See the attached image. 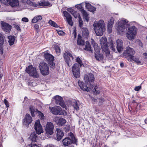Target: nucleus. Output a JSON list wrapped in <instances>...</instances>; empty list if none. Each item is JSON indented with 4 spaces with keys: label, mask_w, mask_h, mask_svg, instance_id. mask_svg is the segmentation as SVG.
I'll return each mask as SVG.
<instances>
[{
    "label": "nucleus",
    "mask_w": 147,
    "mask_h": 147,
    "mask_svg": "<svg viewBox=\"0 0 147 147\" xmlns=\"http://www.w3.org/2000/svg\"><path fill=\"white\" fill-rule=\"evenodd\" d=\"M127 23L125 20H122L118 22V26L117 28V32L119 34L124 32L125 29V25Z\"/></svg>",
    "instance_id": "nucleus-11"
},
{
    "label": "nucleus",
    "mask_w": 147,
    "mask_h": 147,
    "mask_svg": "<svg viewBox=\"0 0 147 147\" xmlns=\"http://www.w3.org/2000/svg\"><path fill=\"white\" fill-rule=\"evenodd\" d=\"M25 71L34 78H38L39 75L36 68L33 67L32 65H30L26 67Z\"/></svg>",
    "instance_id": "nucleus-7"
},
{
    "label": "nucleus",
    "mask_w": 147,
    "mask_h": 147,
    "mask_svg": "<svg viewBox=\"0 0 147 147\" xmlns=\"http://www.w3.org/2000/svg\"><path fill=\"white\" fill-rule=\"evenodd\" d=\"M50 109L51 113L54 115H61L63 114L62 109L59 106H55L52 108L50 107Z\"/></svg>",
    "instance_id": "nucleus-15"
},
{
    "label": "nucleus",
    "mask_w": 147,
    "mask_h": 147,
    "mask_svg": "<svg viewBox=\"0 0 147 147\" xmlns=\"http://www.w3.org/2000/svg\"><path fill=\"white\" fill-rule=\"evenodd\" d=\"M84 80L86 83L91 86V84L93 83L94 81L95 78L93 74L88 73V74L85 75Z\"/></svg>",
    "instance_id": "nucleus-13"
},
{
    "label": "nucleus",
    "mask_w": 147,
    "mask_h": 147,
    "mask_svg": "<svg viewBox=\"0 0 147 147\" xmlns=\"http://www.w3.org/2000/svg\"><path fill=\"white\" fill-rule=\"evenodd\" d=\"M4 102L6 107L8 108L9 107V103L8 101L6 99H5L4 100Z\"/></svg>",
    "instance_id": "nucleus-48"
},
{
    "label": "nucleus",
    "mask_w": 147,
    "mask_h": 147,
    "mask_svg": "<svg viewBox=\"0 0 147 147\" xmlns=\"http://www.w3.org/2000/svg\"><path fill=\"white\" fill-rule=\"evenodd\" d=\"M91 86L92 87H93V88L92 89H90V90H93L94 92H96V93L97 94H98L100 92L99 91H98V88L97 86H95V87L94 88H93V86L92 85V86H90V87Z\"/></svg>",
    "instance_id": "nucleus-42"
},
{
    "label": "nucleus",
    "mask_w": 147,
    "mask_h": 147,
    "mask_svg": "<svg viewBox=\"0 0 147 147\" xmlns=\"http://www.w3.org/2000/svg\"><path fill=\"white\" fill-rule=\"evenodd\" d=\"M29 109L32 116L33 117H35L34 112L35 111V107L31 105Z\"/></svg>",
    "instance_id": "nucleus-37"
},
{
    "label": "nucleus",
    "mask_w": 147,
    "mask_h": 147,
    "mask_svg": "<svg viewBox=\"0 0 147 147\" xmlns=\"http://www.w3.org/2000/svg\"><path fill=\"white\" fill-rule=\"evenodd\" d=\"M39 117L41 119H44L45 117L43 114L41 112H40V113L39 114Z\"/></svg>",
    "instance_id": "nucleus-50"
},
{
    "label": "nucleus",
    "mask_w": 147,
    "mask_h": 147,
    "mask_svg": "<svg viewBox=\"0 0 147 147\" xmlns=\"http://www.w3.org/2000/svg\"><path fill=\"white\" fill-rule=\"evenodd\" d=\"M8 38L10 46L13 45L15 40V37L14 36H8Z\"/></svg>",
    "instance_id": "nucleus-31"
},
{
    "label": "nucleus",
    "mask_w": 147,
    "mask_h": 147,
    "mask_svg": "<svg viewBox=\"0 0 147 147\" xmlns=\"http://www.w3.org/2000/svg\"><path fill=\"white\" fill-rule=\"evenodd\" d=\"M86 45L85 46V48L84 49L87 51H91V47L90 43L88 42V41L86 42Z\"/></svg>",
    "instance_id": "nucleus-35"
},
{
    "label": "nucleus",
    "mask_w": 147,
    "mask_h": 147,
    "mask_svg": "<svg viewBox=\"0 0 147 147\" xmlns=\"http://www.w3.org/2000/svg\"><path fill=\"white\" fill-rule=\"evenodd\" d=\"M33 5L35 7H39V5H38V2L37 3H34L33 4Z\"/></svg>",
    "instance_id": "nucleus-58"
},
{
    "label": "nucleus",
    "mask_w": 147,
    "mask_h": 147,
    "mask_svg": "<svg viewBox=\"0 0 147 147\" xmlns=\"http://www.w3.org/2000/svg\"><path fill=\"white\" fill-rule=\"evenodd\" d=\"M7 1L12 7H16L19 5V2L18 0H7Z\"/></svg>",
    "instance_id": "nucleus-27"
},
{
    "label": "nucleus",
    "mask_w": 147,
    "mask_h": 147,
    "mask_svg": "<svg viewBox=\"0 0 147 147\" xmlns=\"http://www.w3.org/2000/svg\"><path fill=\"white\" fill-rule=\"evenodd\" d=\"M57 32L58 34L60 36L63 35L65 34L64 32L60 30H57Z\"/></svg>",
    "instance_id": "nucleus-49"
},
{
    "label": "nucleus",
    "mask_w": 147,
    "mask_h": 147,
    "mask_svg": "<svg viewBox=\"0 0 147 147\" xmlns=\"http://www.w3.org/2000/svg\"><path fill=\"white\" fill-rule=\"evenodd\" d=\"M67 10L70 12L71 14H72L75 11L72 8H68L67 9Z\"/></svg>",
    "instance_id": "nucleus-56"
},
{
    "label": "nucleus",
    "mask_w": 147,
    "mask_h": 147,
    "mask_svg": "<svg viewBox=\"0 0 147 147\" xmlns=\"http://www.w3.org/2000/svg\"><path fill=\"white\" fill-rule=\"evenodd\" d=\"M32 121V118L30 114H26L23 119V124L28 125L31 123Z\"/></svg>",
    "instance_id": "nucleus-22"
},
{
    "label": "nucleus",
    "mask_w": 147,
    "mask_h": 147,
    "mask_svg": "<svg viewBox=\"0 0 147 147\" xmlns=\"http://www.w3.org/2000/svg\"><path fill=\"white\" fill-rule=\"evenodd\" d=\"M137 28L134 26L129 28L126 34V36L129 40H132L134 38L136 35Z\"/></svg>",
    "instance_id": "nucleus-9"
},
{
    "label": "nucleus",
    "mask_w": 147,
    "mask_h": 147,
    "mask_svg": "<svg viewBox=\"0 0 147 147\" xmlns=\"http://www.w3.org/2000/svg\"><path fill=\"white\" fill-rule=\"evenodd\" d=\"M73 106L75 109L78 110L79 109V105L77 101H75L73 103Z\"/></svg>",
    "instance_id": "nucleus-39"
},
{
    "label": "nucleus",
    "mask_w": 147,
    "mask_h": 147,
    "mask_svg": "<svg viewBox=\"0 0 147 147\" xmlns=\"http://www.w3.org/2000/svg\"><path fill=\"white\" fill-rule=\"evenodd\" d=\"M22 20L23 22H28L29 21L28 19L26 17L23 18L22 19Z\"/></svg>",
    "instance_id": "nucleus-54"
},
{
    "label": "nucleus",
    "mask_w": 147,
    "mask_h": 147,
    "mask_svg": "<svg viewBox=\"0 0 147 147\" xmlns=\"http://www.w3.org/2000/svg\"><path fill=\"white\" fill-rule=\"evenodd\" d=\"M49 24L55 28H58L59 26L57 24L54 22L52 21L51 20H50L49 22Z\"/></svg>",
    "instance_id": "nucleus-38"
},
{
    "label": "nucleus",
    "mask_w": 147,
    "mask_h": 147,
    "mask_svg": "<svg viewBox=\"0 0 147 147\" xmlns=\"http://www.w3.org/2000/svg\"><path fill=\"white\" fill-rule=\"evenodd\" d=\"M44 54L45 58L48 62L50 67L54 69L55 68V64L53 62L54 57L46 52H44Z\"/></svg>",
    "instance_id": "nucleus-8"
},
{
    "label": "nucleus",
    "mask_w": 147,
    "mask_h": 147,
    "mask_svg": "<svg viewBox=\"0 0 147 147\" xmlns=\"http://www.w3.org/2000/svg\"><path fill=\"white\" fill-rule=\"evenodd\" d=\"M116 42L117 49L118 51L120 53L123 50V41L120 39H118Z\"/></svg>",
    "instance_id": "nucleus-24"
},
{
    "label": "nucleus",
    "mask_w": 147,
    "mask_h": 147,
    "mask_svg": "<svg viewBox=\"0 0 147 147\" xmlns=\"http://www.w3.org/2000/svg\"><path fill=\"white\" fill-rule=\"evenodd\" d=\"M78 39L77 40V44L78 45L83 46L84 45L85 41L82 40L81 36L79 34L78 36Z\"/></svg>",
    "instance_id": "nucleus-29"
},
{
    "label": "nucleus",
    "mask_w": 147,
    "mask_h": 147,
    "mask_svg": "<svg viewBox=\"0 0 147 147\" xmlns=\"http://www.w3.org/2000/svg\"><path fill=\"white\" fill-rule=\"evenodd\" d=\"M63 57L65 61L69 67L72 65L74 57L71 53L68 51H65L63 54Z\"/></svg>",
    "instance_id": "nucleus-6"
},
{
    "label": "nucleus",
    "mask_w": 147,
    "mask_h": 147,
    "mask_svg": "<svg viewBox=\"0 0 147 147\" xmlns=\"http://www.w3.org/2000/svg\"><path fill=\"white\" fill-rule=\"evenodd\" d=\"M114 19L113 17H111L107 25L108 31L109 33H111L112 32V27L114 23Z\"/></svg>",
    "instance_id": "nucleus-23"
},
{
    "label": "nucleus",
    "mask_w": 147,
    "mask_h": 147,
    "mask_svg": "<svg viewBox=\"0 0 147 147\" xmlns=\"http://www.w3.org/2000/svg\"><path fill=\"white\" fill-rule=\"evenodd\" d=\"M101 47L102 50L105 52L106 56L110 54L108 46L107 40L105 37H102L100 40Z\"/></svg>",
    "instance_id": "nucleus-5"
},
{
    "label": "nucleus",
    "mask_w": 147,
    "mask_h": 147,
    "mask_svg": "<svg viewBox=\"0 0 147 147\" xmlns=\"http://www.w3.org/2000/svg\"><path fill=\"white\" fill-rule=\"evenodd\" d=\"M38 5L39 6H49L50 5L49 2L48 1L47 2H38Z\"/></svg>",
    "instance_id": "nucleus-36"
},
{
    "label": "nucleus",
    "mask_w": 147,
    "mask_h": 147,
    "mask_svg": "<svg viewBox=\"0 0 147 147\" xmlns=\"http://www.w3.org/2000/svg\"><path fill=\"white\" fill-rule=\"evenodd\" d=\"M39 26L37 24H35L34 26V30L37 32H38L39 31Z\"/></svg>",
    "instance_id": "nucleus-45"
},
{
    "label": "nucleus",
    "mask_w": 147,
    "mask_h": 147,
    "mask_svg": "<svg viewBox=\"0 0 147 147\" xmlns=\"http://www.w3.org/2000/svg\"><path fill=\"white\" fill-rule=\"evenodd\" d=\"M62 142L63 145L65 146L73 144L77 145V139L75 137L73 133L71 132L70 136L66 138L63 140Z\"/></svg>",
    "instance_id": "nucleus-4"
},
{
    "label": "nucleus",
    "mask_w": 147,
    "mask_h": 147,
    "mask_svg": "<svg viewBox=\"0 0 147 147\" xmlns=\"http://www.w3.org/2000/svg\"><path fill=\"white\" fill-rule=\"evenodd\" d=\"M56 131L57 140L58 141L60 140L64 136V133L63 131L59 128H57Z\"/></svg>",
    "instance_id": "nucleus-25"
},
{
    "label": "nucleus",
    "mask_w": 147,
    "mask_h": 147,
    "mask_svg": "<svg viewBox=\"0 0 147 147\" xmlns=\"http://www.w3.org/2000/svg\"><path fill=\"white\" fill-rule=\"evenodd\" d=\"M78 19H79V21H81L82 20V18H81V16H80V15H79V16H78Z\"/></svg>",
    "instance_id": "nucleus-60"
},
{
    "label": "nucleus",
    "mask_w": 147,
    "mask_h": 147,
    "mask_svg": "<svg viewBox=\"0 0 147 147\" xmlns=\"http://www.w3.org/2000/svg\"><path fill=\"white\" fill-rule=\"evenodd\" d=\"M53 99H55L56 105H59L63 108H65L66 107L65 104L61 97L59 95H56L54 96Z\"/></svg>",
    "instance_id": "nucleus-14"
},
{
    "label": "nucleus",
    "mask_w": 147,
    "mask_h": 147,
    "mask_svg": "<svg viewBox=\"0 0 147 147\" xmlns=\"http://www.w3.org/2000/svg\"><path fill=\"white\" fill-rule=\"evenodd\" d=\"M120 66L121 67H123L124 66V64L123 62H121L120 63Z\"/></svg>",
    "instance_id": "nucleus-59"
},
{
    "label": "nucleus",
    "mask_w": 147,
    "mask_h": 147,
    "mask_svg": "<svg viewBox=\"0 0 147 147\" xmlns=\"http://www.w3.org/2000/svg\"><path fill=\"white\" fill-rule=\"evenodd\" d=\"M53 121L58 125L62 126L66 123V120L62 118L55 117L53 119Z\"/></svg>",
    "instance_id": "nucleus-20"
},
{
    "label": "nucleus",
    "mask_w": 147,
    "mask_h": 147,
    "mask_svg": "<svg viewBox=\"0 0 147 147\" xmlns=\"http://www.w3.org/2000/svg\"><path fill=\"white\" fill-rule=\"evenodd\" d=\"M83 16L84 19L86 20L87 22H88L89 20V18L88 16V14L87 12L84 10H82V12Z\"/></svg>",
    "instance_id": "nucleus-34"
},
{
    "label": "nucleus",
    "mask_w": 147,
    "mask_h": 147,
    "mask_svg": "<svg viewBox=\"0 0 147 147\" xmlns=\"http://www.w3.org/2000/svg\"><path fill=\"white\" fill-rule=\"evenodd\" d=\"M2 28L3 30L8 32H9L11 28V26L6 23H4L2 24Z\"/></svg>",
    "instance_id": "nucleus-26"
},
{
    "label": "nucleus",
    "mask_w": 147,
    "mask_h": 147,
    "mask_svg": "<svg viewBox=\"0 0 147 147\" xmlns=\"http://www.w3.org/2000/svg\"><path fill=\"white\" fill-rule=\"evenodd\" d=\"M83 24V22L82 20L80 21H79V25L80 27H82Z\"/></svg>",
    "instance_id": "nucleus-57"
},
{
    "label": "nucleus",
    "mask_w": 147,
    "mask_h": 147,
    "mask_svg": "<svg viewBox=\"0 0 147 147\" xmlns=\"http://www.w3.org/2000/svg\"><path fill=\"white\" fill-rule=\"evenodd\" d=\"M54 127L52 123L48 122L45 128L46 133L50 135L52 134L53 133Z\"/></svg>",
    "instance_id": "nucleus-16"
},
{
    "label": "nucleus",
    "mask_w": 147,
    "mask_h": 147,
    "mask_svg": "<svg viewBox=\"0 0 147 147\" xmlns=\"http://www.w3.org/2000/svg\"><path fill=\"white\" fill-rule=\"evenodd\" d=\"M98 100L99 102L98 105L99 106H101L102 105L103 102L105 101V100L103 98L101 97L98 98Z\"/></svg>",
    "instance_id": "nucleus-41"
},
{
    "label": "nucleus",
    "mask_w": 147,
    "mask_h": 147,
    "mask_svg": "<svg viewBox=\"0 0 147 147\" xmlns=\"http://www.w3.org/2000/svg\"><path fill=\"white\" fill-rule=\"evenodd\" d=\"M70 129V126L69 125H66L64 128V130L66 132H68Z\"/></svg>",
    "instance_id": "nucleus-47"
},
{
    "label": "nucleus",
    "mask_w": 147,
    "mask_h": 147,
    "mask_svg": "<svg viewBox=\"0 0 147 147\" xmlns=\"http://www.w3.org/2000/svg\"><path fill=\"white\" fill-rule=\"evenodd\" d=\"M63 16L66 17L67 21L68 24L71 26L73 25V22L72 20V17L70 14L66 11H64L63 12Z\"/></svg>",
    "instance_id": "nucleus-18"
},
{
    "label": "nucleus",
    "mask_w": 147,
    "mask_h": 147,
    "mask_svg": "<svg viewBox=\"0 0 147 147\" xmlns=\"http://www.w3.org/2000/svg\"><path fill=\"white\" fill-rule=\"evenodd\" d=\"M78 84L80 88L84 91L89 92L90 91V89H92L93 88V87L91 86L90 88L88 87L86 83L80 81H78Z\"/></svg>",
    "instance_id": "nucleus-19"
},
{
    "label": "nucleus",
    "mask_w": 147,
    "mask_h": 147,
    "mask_svg": "<svg viewBox=\"0 0 147 147\" xmlns=\"http://www.w3.org/2000/svg\"><path fill=\"white\" fill-rule=\"evenodd\" d=\"M146 57V58L147 59V53H145L143 54Z\"/></svg>",
    "instance_id": "nucleus-62"
},
{
    "label": "nucleus",
    "mask_w": 147,
    "mask_h": 147,
    "mask_svg": "<svg viewBox=\"0 0 147 147\" xmlns=\"http://www.w3.org/2000/svg\"><path fill=\"white\" fill-rule=\"evenodd\" d=\"M95 111L96 112H99V110L98 109H96V108H95Z\"/></svg>",
    "instance_id": "nucleus-61"
},
{
    "label": "nucleus",
    "mask_w": 147,
    "mask_h": 147,
    "mask_svg": "<svg viewBox=\"0 0 147 147\" xmlns=\"http://www.w3.org/2000/svg\"><path fill=\"white\" fill-rule=\"evenodd\" d=\"M15 28L18 30L20 31L21 30L20 26L18 25H16L14 26Z\"/></svg>",
    "instance_id": "nucleus-51"
},
{
    "label": "nucleus",
    "mask_w": 147,
    "mask_h": 147,
    "mask_svg": "<svg viewBox=\"0 0 147 147\" xmlns=\"http://www.w3.org/2000/svg\"><path fill=\"white\" fill-rule=\"evenodd\" d=\"M4 39L2 35L0 34V54H3V46L4 44Z\"/></svg>",
    "instance_id": "nucleus-28"
},
{
    "label": "nucleus",
    "mask_w": 147,
    "mask_h": 147,
    "mask_svg": "<svg viewBox=\"0 0 147 147\" xmlns=\"http://www.w3.org/2000/svg\"><path fill=\"white\" fill-rule=\"evenodd\" d=\"M145 122L147 124V118L145 120Z\"/></svg>",
    "instance_id": "nucleus-64"
},
{
    "label": "nucleus",
    "mask_w": 147,
    "mask_h": 147,
    "mask_svg": "<svg viewBox=\"0 0 147 147\" xmlns=\"http://www.w3.org/2000/svg\"><path fill=\"white\" fill-rule=\"evenodd\" d=\"M141 88V86H136L134 88V90L136 91H138Z\"/></svg>",
    "instance_id": "nucleus-53"
},
{
    "label": "nucleus",
    "mask_w": 147,
    "mask_h": 147,
    "mask_svg": "<svg viewBox=\"0 0 147 147\" xmlns=\"http://www.w3.org/2000/svg\"><path fill=\"white\" fill-rule=\"evenodd\" d=\"M81 67L77 63H75L72 67V71L74 77L76 78L80 76V67Z\"/></svg>",
    "instance_id": "nucleus-12"
},
{
    "label": "nucleus",
    "mask_w": 147,
    "mask_h": 147,
    "mask_svg": "<svg viewBox=\"0 0 147 147\" xmlns=\"http://www.w3.org/2000/svg\"><path fill=\"white\" fill-rule=\"evenodd\" d=\"M39 68L41 73L45 76L49 74V70L48 65L44 62H40L39 64Z\"/></svg>",
    "instance_id": "nucleus-10"
},
{
    "label": "nucleus",
    "mask_w": 147,
    "mask_h": 147,
    "mask_svg": "<svg viewBox=\"0 0 147 147\" xmlns=\"http://www.w3.org/2000/svg\"><path fill=\"white\" fill-rule=\"evenodd\" d=\"M83 3H80L79 4L75 6V7L78 8V9H80L82 12V10H84L83 8Z\"/></svg>",
    "instance_id": "nucleus-40"
},
{
    "label": "nucleus",
    "mask_w": 147,
    "mask_h": 147,
    "mask_svg": "<svg viewBox=\"0 0 147 147\" xmlns=\"http://www.w3.org/2000/svg\"><path fill=\"white\" fill-rule=\"evenodd\" d=\"M111 47H110V49L113 51H115V49L114 48V44H113V43H111Z\"/></svg>",
    "instance_id": "nucleus-52"
},
{
    "label": "nucleus",
    "mask_w": 147,
    "mask_h": 147,
    "mask_svg": "<svg viewBox=\"0 0 147 147\" xmlns=\"http://www.w3.org/2000/svg\"><path fill=\"white\" fill-rule=\"evenodd\" d=\"M42 19V17L40 15L36 16L34 17L32 19V22L33 23H36L39 20H40Z\"/></svg>",
    "instance_id": "nucleus-33"
},
{
    "label": "nucleus",
    "mask_w": 147,
    "mask_h": 147,
    "mask_svg": "<svg viewBox=\"0 0 147 147\" xmlns=\"http://www.w3.org/2000/svg\"><path fill=\"white\" fill-rule=\"evenodd\" d=\"M86 7L88 11L93 12L95 11L96 10V8L92 6L89 3H86Z\"/></svg>",
    "instance_id": "nucleus-30"
},
{
    "label": "nucleus",
    "mask_w": 147,
    "mask_h": 147,
    "mask_svg": "<svg viewBox=\"0 0 147 147\" xmlns=\"http://www.w3.org/2000/svg\"><path fill=\"white\" fill-rule=\"evenodd\" d=\"M82 34L83 36L87 38L89 35L88 30L86 28H83L82 29Z\"/></svg>",
    "instance_id": "nucleus-32"
},
{
    "label": "nucleus",
    "mask_w": 147,
    "mask_h": 147,
    "mask_svg": "<svg viewBox=\"0 0 147 147\" xmlns=\"http://www.w3.org/2000/svg\"><path fill=\"white\" fill-rule=\"evenodd\" d=\"M72 14L73 15L74 17L75 18H77L80 14L76 11H74Z\"/></svg>",
    "instance_id": "nucleus-46"
},
{
    "label": "nucleus",
    "mask_w": 147,
    "mask_h": 147,
    "mask_svg": "<svg viewBox=\"0 0 147 147\" xmlns=\"http://www.w3.org/2000/svg\"><path fill=\"white\" fill-rule=\"evenodd\" d=\"M91 45L93 46L94 52V57L98 61L102 60L103 59L104 56L102 54L100 53V48L98 46V44L95 42L94 40L91 39Z\"/></svg>",
    "instance_id": "nucleus-2"
},
{
    "label": "nucleus",
    "mask_w": 147,
    "mask_h": 147,
    "mask_svg": "<svg viewBox=\"0 0 147 147\" xmlns=\"http://www.w3.org/2000/svg\"><path fill=\"white\" fill-rule=\"evenodd\" d=\"M72 34L73 35L74 38H75L76 37L77 34L76 32V30H74Z\"/></svg>",
    "instance_id": "nucleus-55"
},
{
    "label": "nucleus",
    "mask_w": 147,
    "mask_h": 147,
    "mask_svg": "<svg viewBox=\"0 0 147 147\" xmlns=\"http://www.w3.org/2000/svg\"><path fill=\"white\" fill-rule=\"evenodd\" d=\"M76 60V62L78 63V64H79L80 65L82 66L83 65V64L82 63V61L81 59L79 57H77Z\"/></svg>",
    "instance_id": "nucleus-43"
},
{
    "label": "nucleus",
    "mask_w": 147,
    "mask_h": 147,
    "mask_svg": "<svg viewBox=\"0 0 147 147\" xmlns=\"http://www.w3.org/2000/svg\"><path fill=\"white\" fill-rule=\"evenodd\" d=\"M135 53V52L133 49L128 47L126 48V50L124 51L123 55L125 58L128 57L136 62L140 63V61L139 59L136 58L133 55Z\"/></svg>",
    "instance_id": "nucleus-3"
},
{
    "label": "nucleus",
    "mask_w": 147,
    "mask_h": 147,
    "mask_svg": "<svg viewBox=\"0 0 147 147\" xmlns=\"http://www.w3.org/2000/svg\"><path fill=\"white\" fill-rule=\"evenodd\" d=\"M93 26L94 30L97 36H101L103 34L105 29L104 22L103 20H100L97 22H94Z\"/></svg>",
    "instance_id": "nucleus-1"
},
{
    "label": "nucleus",
    "mask_w": 147,
    "mask_h": 147,
    "mask_svg": "<svg viewBox=\"0 0 147 147\" xmlns=\"http://www.w3.org/2000/svg\"><path fill=\"white\" fill-rule=\"evenodd\" d=\"M34 127V129L37 134H40L42 132L43 130L42 127L39 120L35 122Z\"/></svg>",
    "instance_id": "nucleus-17"
},
{
    "label": "nucleus",
    "mask_w": 147,
    "mask_h": 147,
    "mask_svg": "<svg viewBox=\"0 0 147 147\" xmlns=\"http://www.w3.org/2000/svg\"><path fill=\"white\" fill-rule=\"evenodd\" d=\"M55 50L57 53H60L61 52L60 48L58 45H56L55 46Z\"/></svg>",
    "instance_id": "nucleus-44"
},
{
    "label": "nucleus",
    "mask_w": 147,
    "mask_h": 147,
    "mask_svg": "<svg viewBox=\"0 0 147 147\" xmlns=\"http://www.w3.org/2000/svg\"><path fill=\"white\" fill-rule=\"evenodd\" d=\"M3 76V75L2 74H1L0 73V79L2 78Z\"/></svg>",
    "instance_id": "nucleus-63"
},
{
    "label": "nucleus",
    "mask_w": 147,
    "mask_h": 147,
    "mask_svg": "<svg viewBox=\"0 0 147 147\" xmlns=\"http://www.w3.org/2000/svg\"><path fill=\"white\" fill-rule=\"evenodd\" d=\"M37 136L34 132L32 133L29 137V139L32 141V143L33 142H36V138ZM31 147H39V146L36 144H31Z\"/></svg>",
    "instance_id": "nucleus-21"
}]
</instances>
